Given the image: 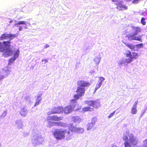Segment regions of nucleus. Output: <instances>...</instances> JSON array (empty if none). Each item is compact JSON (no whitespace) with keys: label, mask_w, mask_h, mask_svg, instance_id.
Instances as JSON below:
<instances>
[{"label":"nucleus","mask_w":147,"mask_h":147,"mask_svg":"<svg viewBox=\"0 0 147 147\" xmlns=\"http://www.w3.org/2000/svg\"><path fill=\"white\" fill-rule=\"evenodd\" d=\"M85 103L91 107L94 106L97 103V102L94 100L86 101H85Z\"/></svg>","instance_id":"20"},{"label":"nucleus","mask_w":147,"mask_h":147,"mask_svg":"<svg viewBox=\"0 0 147 147\" xmlns=\"http://www.w3.org/2000/svg\"><path fill=\"white\" fill-rule=\"evenodd\" d=\"M19 54V49H18L16 52L14 53V55L13 56V58L16 59L18 57Z\"/></svg>","instance_id":"28"},{"label":"nucleus","mask_w":147,"mask_h":147,"mask_svg":"<svg viewBox=\"0 0 147 147\" xmlns=\"http://www.w3.org/2000/svg\"><path fill=\"white\" fill-rule=\"evenodd\" d=\"M13 21L11 20L9 22L10 23H11L13 22Z\"/></svg>","instance_id":"49"},{"label":"nucleus","mask_w":147,"mask_h":147,"mask_svg":"<svg viewBox=\"0 0 147 147\" xmlns=\"http://www.w3.org/2000/svg\"><path fill=\"white\" fill-rule=\"evenodd\" d=\"M101 58L100 57H95L94 59V61L96 62V64H98L100 61Z\"/></svg>","instance_id":"29"},{"label":"nucleus","mask_w":147,"mask_h":147,"mask_svg":"<svg viewBox=\"0 0 147 147\" xmlns=\"http://www.w3.org/2000/svg\"><path fill=\"white\" fill-rule=\"evenodd\" d=\"M125 0L126 1H131V0Z\"/></svg>","instance_id":"50"},{"label":"nucleus","mask_w":147,"mask_h":147,"mask_svg":"<svg viewBox=\"0 0 147 147\" xmlns=\"http://www.w3.org/2000/svg\"><path fill=\"white\" fill-rule=\"evenodd\" d=\"M113 2L117 1L118 0H111Z\"/></svg>","instance_id":"48"},{"label":"nucleus","mask_w":147,"mask_h":147,"mask_svg":"<svg viewBox=\"0 0 147 147\" xmlns=\"http://www.w3.org/2000/svg\"><path fill=\"white\" fill-rule=\"evenodd\" d=\"M84 132V129L83 128L78 127L76 133L78 134H82Z\"/></svg>","instance_id":"24"},{"label":"nucleus","mask_w":147,"mask_h":147,"mask_svg":"<svg viewBox=\"0 0 147 147\" xmlns=\"http://www.w3.org/2000/svg\"><path fill=\"white\" fill-rule=\"evenodd\" d=\"M102 85V84L98 83L96 85V87L95 88V91H96Z\"/></svg>","instance_id":"32"},{"label":"nucleus","mask_w":147,"mask_h":147,"mask_svg":"<svg viewBox=\"0 0 147 147\" xmlns=\"http://www.w3.org/2000/svg\"><path fill=\"white\" fill-rule=\"evenodd\" d=\"M76 101L75 99H73L71 100L70 105L65 107L62 111L65 114H68L71 113L74 109L76 105Z\"/></svg>","instance_id":"6"},{"label":"nucleus","mask_w":147,"mask_h":147,"mask_svg":"<svg viewBox=\"0 0 147 147\" xmlns=\"http://www.w3.org/2000/svg\"><path fill=\"white\" fill-rule=\"evenodd\" d=\"M1 143H0V147H1Z\"/></svg>","instance_id":"51"},{"label":"nucleus","mask_w":147,"mask_h":147,"mask_svg":"<svg viewBox=\"0 0 147 147\" xmlns=\"http://www.w3.org/2000/svg\"><path fill=\"white\" fill-rule=\"evenodd\" d=\"M73 121L76 123H79L81 121V119L78 116H76L73 117Z\"/></svg>","instance_id":"23"},{"label":"nucleus","mask_w":147,"mask_h":147,"mask_svg":"<svg viewBox=\"0 0 147 147\" xmlns=\"http://www.w3.org/2000/svg\"><path fill=\"white\" fill-rule=\"evenodd\" d=\"M111 147H119L117 146L116 145H115L113 144L111 146Z\"/></svg>","instance_id":"47"},{"label":"nucleus","mask_w":147,"mask_h":147,"mask_svg":"<svg viewBox=\"0 0 147 147\" xmlns=\"http://www.w3.org/2000/svg\"><path fill=\"white\" fill-rule=\"evenodd\" d=\"M7 112L6 111H4L2 113L1 115V118H4L6 115Z\"/></svg>","instance_id":"35"},{"label":"nucleus","mask_w":147,"mask_h":147,"mask_svg":"<svg viewBox=\"0 0 147 147\" xmlns=\"http://www.w3.org/2000/svg\"><path fill=\"white\" fill-rule=\"evenodd\" d=\"M127 6L121 3H119L117 7V9L120 11L127 10Z\"/></svg>","instance_id":"16"},{"label":"nucleus","mask_w":147,"mask_h":147,"mask_svg":"<svg viewBox=\"0 0 147 147\" xmlns=\"http://www.w3.org/2000/svg\"><path fill=\"white\" fill-rule=\"evenodd\" d=\"M10 42L9 41H4L2 43L0 42V51L3 53L5 57L11 55L12 51L10 49Z\"/></svg>","instance_id":"3"},{"label":"nucleus","mask_w":147,"mask_h":147,"mask_svg":"<svg viewBox=\"0 0 147 147\" xmlns=\"http://www.w3.org/2000/svg\"><path fill=\"white\" fill-rule=\"evenodd\" d=\"M143 146L144 147H147V140H146L144 141Z\"/></svg>","instance_id":"38"},{"label":"nucleus","mask_w":147,"mask_h":147,"mask_svg":"<svg viewBox=\"0 0 147 147\" xmlns=\"http://www.w3.org/2000/svg\"><path fill=\"white\" fill-rule=\"evenodd\" d=\"M105 80V78L103 77H99V80L98 81V83L102 84V82Z\"/></svg>","instance_id":"31"},{"label":"nucleus","mask_w":147,"mask_h":147,"mask_svg":"<svg viewBox=\"0 0 147 147\" xmlns=\"http://www.w3.org/2000/svg\"><path fill=\"white\" fill-rule=\"evenodd\" d=\"M15 22H17V21L15 20Z\"/></svg>","instance_id":"52"},{"label":"nucleus","mask_w":147,"mask_h":147,"mask_svg":"<svg viewBox=\"0 0 147 147\" xmlns=\"http://www.w3.org/2000/svg\"><path fill=\"white\" fill-rule=\"evenodd\" d=\"M85 89L84 87H78L77 88L76 92L77 93L74 95V98L78 99L81 96H83L84 94Z\"/></svg>","instance_id":"7"},{"label":"nucleus","mask_w":147,"mask_h":147,"mask_svg":"<svg viewBox=\"0 0 147 147\" xmlns=\"http://www.w3.org/2000/svg\"><path fill=\"white\" fill-rule=\"evenodd\" d=\"M126 63V60L125 58H122L120 59L119 62L118 64L119 65H121L122 64H125Z\"/></svg>","instance_id":"26"},{"label":"nucleus","mask_w":147,"mask_h":147,"mask_svg":"<svg viewBox=\"0 0 147 147\" xmlns=\"http://www.w3.org/2000/svg\"><path fill=\"white\" fill-rule=\"evenodd\" d=\"M16 37L15 34H2L0 37V40H2L3 39H9L11 40L13 39Z\"/></svg>","instance_id":"8"},{"label":"nucleus","mask_w":147,"mask_h":147,"mask_svg":"<svg viewBox=\"0 0 147 147\" xmlns=\"http://www.w3.org/2000/svg\"><path fill=\"white\" fill-rule=\"evenodd\" d=\"M41 98L40 96H38L37 97V98L36 100V102L34 105V106H36L39 105L40 102L41 100Z\"/></svg>","instance_id":"25"},{"label":"nucleus","mask_w":147,"mask_h":147,"mask_svg":"<svg viewBox=\"0 0 147 147\" xmlns=\"http://www.w3.org/2000/svg\"><path fill=\"white\" fill-rule=\"evenodd\" d=\"M136 108L137 107H132L131 110V113L132 114H135L137 113Z\"/></svg>","instance_id":"30"},{"label":"nucleus","mask_w":147,"mask_h":147,"mask_svg":"<svg viewBox=\"0 0 147 147\" xmlns=\"http://www.w3.org/2000/svg\"><path fill=\"white\" fill-rule=\"evenodd\" d=\"M44 140V138L41 136V135L38 132L36 133L34 132L32 136V143L33 146H36L41 144Z\"/></svg>","instance_id":"5"},{"label":"nucleus","mask_w":147,"mask_h":147,"mask_svg":"<svg viewBox=\"0 0 147 147\" xmlns=\"http://www.w3.org/2000/svg\"><path fill=\"white\" fill-rule=\"evenodd\" d=\"M138 100H137L136 101H135L133 107H137L136 105L138 104Z\"/></svg>","instance_id":"40"},{"label":"nucleus","mask_w":147,"mask_h":147,"mask_svg":"<svg viewBox=\"0 0 147 147\" xmlns=\"http://www.w3.org/2000/svg\"><path fill=\"white\" fill-rule=\"evenodd\" d=\"M141 23L143 25H146V22L145 19L144 18H142L141 20Z\"/></svg>","instance_id":"34"},{"label":"nucleus","mask_w":147,"mask_h":147,"mask_svg":"<svg viewBox=\"0 0 147 147\" xmlns=\"http://www.w3.org/2000/svg\"><path fill=\"white\" fill-rule=\"evenodd\" d=\"M68 128L71 132L76 133L78 127L73 125L72 124H68Z\"/></svg>","instance_id":"17"},{"label":"nucleus","mask_w":147,"mask_h":147,"mask_svg":"<svg viewBox=\"0 0 147 147\" xmlns=\"http://www.w3.org/2000/svg\"><path fill=\"white\" fill-rule=\"evenodd\" d=\"M27 22V25H25V26L24 25V26H23V27H24V28L25 29L27 28L26 26H27L28 25L27 24H28L29 25H30V24L29 23H28V22Z\"/></svg>","instance_id":"43"},{"label":"nucleus","mask_w":147,"mask_h":147,"mask_svg":"<svg viewBox=\"0 0 147 147\" xmlns=\"http://www.w3.org/2000/svg\"><path fill=\"white\" fill-rule=\"evenodd\" d=\"M136 48L138 50V48H140L142 47L143 44L142 43L138 45H136Z\"/></svg>","instance_id":"33"},{"label":"nucleus","mask_w":147,"mask_h":147,"mask_svg":"<svg viewBox=\"0 0 147 147\" xmlns=\"http://www.w3.org/2000/svg\"><path fill=\"white\" fill-rule=\"evenodd\" d=\"M137 55L138 54L137 53L135 52L133 53V55L132 56V57H133V59H136V57L137 56Z\"/></svg>","instance_id":"37"},{"label":"nucleus","mask_w":147,"mask_h":147,"mask_svg":"<svg viewBox=\"0 0 147 147\" xmlns=\"http://www.w3.org/2000/svg\"><path fill=\"white\" fill-rule=\"evenodd\" d=\"M125 55L126 57L125 59L126 60V63H129L133 61V57L130 51H127L125 53Z\"/></svg>","instance_id":"9"},{"label":"nucleus","mask_w":147,"mask_h":147,"mask_svg":"<svg viewBox=\"0 0 147 147\" xmlns=\"http://www.w3.org/2000/svg\"><path fill=\"white\" fill-rule=\"evenodd\" d=\"M9 71H3V72H0V81L7 76L9 74Z\"/></svg>","instance_id":"18"},{"label":"nucleus","mask_w":147,"mask_h":147,"mask_svg":"<svg viewBox=\"0 0 147 147\" xmlns=\"http://www.w3.org/2000/svg\"><path fill=\"white\" fill-rule=\"evenodd\" d=\"M20 19H21V18H20L18 19H19V20H20Z\"/></svg>","instance_id":"53"},{"label":"nucleus","mask_w":147,"mask_h":147,"mask_svg":"<svg viewBox=\"0 0 147 147\" xmlns=\"http://www.w3.org/2000/svg\"><path fill=\"white\" fill-rule=\"evenodd\" d=\"M97 121V119L96 117H94L92 119V122L90 123H88L86 125L87 130V131H89L91 129L92 127L94 126Z\"/></svg>","instance_id":"11"},{"label":"nucleus","mask_w":147,"mask_h":147,"mask_svg":"<svg viewBox=\"0 0 147 147\" xmlns=\"http://www.w3.org/2000/svg\"><path fill=\"white\" fill-rule=\"evenodd\" d=\"M125 45L127 46L129 49H131L132 51H138V49L136 48V46L135 45H134L133 44H129L127 43L125 44Z\"/></svg>","instance_id":"21"},{"label":"nucleus","mask_w":147,"mask_h":147,"mask_svg":"<svg viewBox=\"0 0 147 147\" xmlns=\"http://www.w3.org/2000/svg\"><path fill=\"white\" fill-rule=\"evenodd\" d=\"M15 60V59H14L13 57L11 58L9 60V64H11Z\"/></svg>","instance_id":"36"},{"label":"nucleus","mask_w":147,"mask_h":147,"mask_svg":"<svg viewBox=\"0 0 147 147\" xmlns=\"http://www.w3.org/2000/svg\"><path fill=\"white\" fill-rule=\"evenodd\" d=\"M14 124L15 126L19 129H22L23 127V122L21 119L16 120Z\"/></svg>","instance_id":"13"},{"label":"nucleus","mask_w":147,"mask_h":147,"mask_svg":"<svg viewBox=\"0 0 147 147\" xmlns=\"http://www.w3.org/2000/svg\"><path fill=\"white\" fill-rule=\"evenodd\" d=\"M115 111H113V113H111L109 116L108 117V118H110L112 117L113 116V115H114V114H115Z\"/></svg>","instance_id":"39"},{"label":"nucleus","mask_w":147,"mask_h":147,"mask_svg":"<svg viewBox=\"0 0 147 147\" xmlns=\"http://www.w3.org/2000/svg\"><path fill=\"white\" fill-rule=\"evenodd\" d=\"M23 26H20L19 27V31H21L23 29Z\"/></svg>","instance_id":"42"},{"label":"nucleus","mask_w":147,"mask_h":147,"mask_svg":"<svg viewBox=\"0 0 147 147\" xmlns=\"http://www.w3.org/2000/svg\"><path fill=\"white\" fill-rule=\"evenodd\" d=\"M123 139L125 141V147H136L138 142V140L134 136L128 131L126 132L123 134Z\"/></svg>","instance_id":"1"},{"label":"nucleus","mask_w":147,"mask_h":147,"mask_svg":"<svg viewBox=\"0 0 147 147\" xmlns=\"http://www.w3.org/2000/svg\"><path fill=\"white\" fill-rule=\"evenodd\" d=\"M93 110V109L89 107H86L82 109V110L84 111H91Z\"/></svg>","instance_id":"27"},{"label":"nucleus","mask_w":147,"mask_h":147,"mask_svg":"<svg viewBox=\"0 0 147 147\" xmlns=\"http://www.w3.org/2000/svg\"><path fill=\"white\" fill-rule=\"evenodd\" d=\"M67 133L68 134V137H67L66 140H68L72 138V135L70 134V131H67V130H63L62 129H58L56 130L53 133L55 138L57 140H60L64 139L65 137V134Z\"/></svg>","instance_id":"4"},{"label":"nucleus","mask_w":147,"mask_h":147,"mask_svg":"<svg viewBox=\"0 0 147 147\" xmlns=\"http://www.w3.org/2000/svg\"><path fill=\"white\" fill-rule=\"evenodd\" d=\"M28 112L27 110L26 109L22 108L20 111V113L22 116L25 117L26 116Z\"/></svg>","instance_id":"19"},{"label":"nucleus","mask_w":147,"mask_h":147,"mask_svg":"<svg viewBox=\"0 0 147 147\" xmlns=\"http://www.w3.org/2000/svg\"><path fill=\"white\" fill-rule=\"evenodd\" d=\"M44 47L45 48H47L49 47V45L47 44H46L45 45Z\"/></svg>","instance_id":"45"},{"label":"nucleus","mask_w":147,"mask_h":147,"mask_svg":"<svg viewBox=\"0 0 147 147\" xmlns=\"http://www.w3.org/2000/svg\"><path fill=\"white\" fill-rule=\"evenodd\" d=\"M48 125H49L50 127H51V126L55 125L58 126H61L63 127H65L67 126V125L66 123L61 121L59 122H54L49 121L48 122Z\"/></svg>","instance_id":"10"},{"label":"nucleus","mask_w":147,"mask_h":147,"mask_svg":"<svg viewBox=\"0 0 147 147\" xmlns=\"http://www.w3.org/2000/svg\"><path fill=\"white\" fill-rule=\"evenodd\" d=\"M24 136L25 137L27 136H28V133H24Z\"/></svg>","instance_id":"46"},{"label":"nucleus","mask_w":147,"mask_h":147,"mask_svg":"<svg viewBox=\"0 0 147 147\" xmlns=\"http://www.w3.org/2000/svg\"><path fill=\"white\" fill-rule=\"evenodd\" d=\"M42 62H43V61H44L45 62L44 63V64H45L47 62H48V61L46 59H42Z\"/></svg>","instance_id":"44"},{"label":"nucleus","mask_w":147,"mask_h":147,"mask_svg":"<svg viewBox=\"0 0 147 147\" xmlns=\"http://www.w3.org/2000/svg\"><path fill=\"white\" fill-rule=\"evenodd\" d=\"M21 24H23L26 25L27 22L26 21H20L14 24L13 26V27H14L16 25H17L16 27H18V25Z\"/></svg>","instance_id":"22"},{"label":"nucleus","mask_w":147,"mask_h":147,"mask_svg":"<svg viewBox=\"0 0 147 147\" xmlns=\"http://www.w3.org/2000/svg\"><path fill=\"white\" fill-rule=\"evenodd\" d=\"M63 108L62 107H57L53 108L51 111V114L59 113L62 112Z\"/></svg>","instance_id":"14"},{"label":"nucleus","mask_w":147,"mask_h":147,"mask_svg":"<svg viewBox=\"0 0 147 147\" xmlns=\"http://www.w3.org/2000/svg\"><path fill=\"white\" fill-rule=\"evenodd\" d=\"M77 84L78 87H84L90 85V84L88 82L83 80H80L78 81Z\"/></svg>","instance_id":"12"},{"label":"nucleus","mask_w":147,"mask_h":147,"mask_svg":"<svg viewBox=\"0 0 147 147\" xmlns=\"http://www.w3.org/2000/svg\"><path fill=\"white\" fill-rule=\"evenodd\" d=\"M62 117H58L57 115H53L51 116H49L47 117V120H52L54 121H59L62 120Z\"/></svg>","instance_id":"15"},{"label":"nucleus","mask_w":147,"mask_h":147,"mask_svg":"<svg viewBox=\"0 0 147 147\" xmlns=\"http://www.w3.org/2000/svg\"><path fill=\"white\" fill-rule=\"evenodd\" d=\"M131 29L134 33H129L127 34L126 36L128 40L129 41L135 40L142 42V37L143 35H141L138 36H137L136 35L142 31V29L139 27L134 26H132Z\"/></svg>","instance_id":"2"},{"label":"nucleus","mask_w":147,"mask_h":147,"mask_svg":"<svg viewBox=\"0 0 147 147\" xmlns=\"http://www.w3.org/2000/svg\"><path fill=\"white\" fill-rule=\"evenodd\" d=\"M140 0H134L133 1V3H137L140 1Z\"/></svg>","instance_id":"41"}]
</instances>
